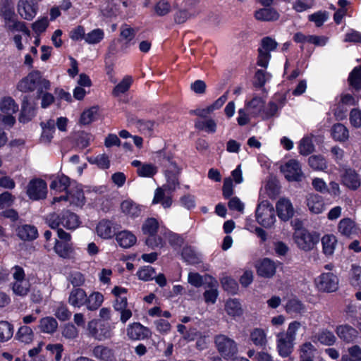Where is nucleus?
Returning a JSON list of instances; mask_svg holds the SVG:
<instances>
[{"mask_svg": "<svg viewBox=\"0 0 361 361\" xmlns=\"http://www.w3.org/2000/svg\"><path fill=\"white\" fill-rule=\"evenodd\" d=\"M150 331L148 328L144 326L138 322H134L130 324L127 328V336L131 340H143L150 335Z\"/></svg>", "mask_w": 361, "mask_h": 361, "instance_id": "19", "label": "nucleus"}, {"mask_svg": "<svg viewBox=\"0 0 361 361\" xmlns=\"http://www.w3.org/2000/svg\"><path fill=\"white\" fill-rule=\"evenodd\" d=\"M121 209L123 213L131 218L137 217L141 214V209L140 206L133 201L129 200L122 202Z\"/></svg>", "mask_w": 361, "mask_h": 361, "instance_id": "34", "label": "nucleus"}, {"mask_svg": "<svg viewBox=\"0 0 361 361\" xmlns=\"http://www.w3.org/2000/svg\"><path fill=\"white\" fill-rule=\"evenodd\" d=\"M350 85L356 90L361 89V66L355 67L348 78Z\"/></svg>", "mask_w": 361, "mask_h": 361, "instance_id": "57", "label": "nucleus"}, {"mask_svg": "<svg viewBox=\"0 0 361 361\" xmlns=\"http://www.w3.org/2000/svg\"><path fill=\"white\" fill-rule=\"evenodd\" d=\"M113 307L114 310L120 314V321L123 324H126L131 318L133 312L128 307L127 298L115 300Z\"/></svg>", "mask_w": 361, "mask_h": 361, "instance_id": "20", "label": "nucleus"}, {"mask_svg": "<svg viewBox=\"0 0 361 361\" xmlns=\"http://www.w3.org/2000/svg\"><path fill=\"white\" fill-rule=\"evenodd\" d=\"M286 312L293 316L302 314L306 311L305 305L298 299H289L285 305Z\"/></svg>", "mask_w": 361, "mask_h": 361, "instance_id": "29", "label": "nucleus"}, {"mask_svg": "<svg viewBox=\"0 0 361 361\" xmlns=\"http://www.w3.org/2000/svg\"><path fill=\"white\" fill-rule=\"evenodd\" d=\"M159 228V222L154 218H148L145 220L142 226L144 234L152 235H155Z\"/></svg>", "mask_w": 361, "mask_h": 361, "instance_id": "50", "label": "nucleus"}, {"mask_svg": "<svg viewBox=\"0 0 361 361\" xmlns=\"http://www.w3.org/2000/svg\"><path fill=\"white\" fill-rule=\"evenodd\" d=\"M116 240L121 247L129 248L135 244L137 238L130 231L125 230L116 235Z\"/></svg>", "mask_w": 361, "mask_h": 361, "instance_id": "28", "label": "nucleus"}, {"mask_svg": "<svg viewBox=\"0 0 361 361\" xmlns=\"http://www.w3.org/2000/svg\"><path fill=\"white\" fill-rule=\"evenodd\" d=\"M309 210L314 214H320L324 209V203L322 196L317 194H309L306 198Z\"/></svg>", "mask_w": 361, "mask_h": 361, "instance_id": "26", "label": "nucleus"}, {"mask_svg": "<svg viewBox=\"0 0 361 361\" xmlns=\"http://www.w3.org/2000/svg\"><path fill=\"white\" fill-rule=\"evenodd\" d=\"M47 221L48 225L56 231L61 226L68 230H75L80 224L78 216L70 211H66L61 214H51L47 217Z\"/></svg>", "mask_w": 361, "mask_h": 361, "instance_id": "3", "label": "nucleus"}, {"mask_svg": "<svg viewBox=\"0 0 361 361\" xmlns=\"http://www.w3.org/2000/svg\"><path fill=\"white\" fill-rule=\"evenodd\" d=\"M26 193L32 200L45 199L47 195V183L41 178L32 179L26 187Z\"/></svg>", "mask_w": 361, "mask_h": 361, "instance_id": "12", "label": "nucleus"}, {"mask_svg": "<svg viewBox=\"0 0 361 361\" xmlns=\"http://www.w3.org/2000/svg\"><path fill=\"white\" fill-rule=\"evenodd\" d=\"M276 209L279 218L284 221L291 219L294 214L295 209L290 202L288 198H280L276 204Z\"/></svg>", "mask_w": 361, "mask_h": 361, "instance_id": "16", "label": "nucleus"}, {"mask_svg": "<svg viewBox=\"0 0 361 361\" xmlns=\"http://www.w3.org/2000/svg\"><path fill=\"white\" fill-rule=\"evenodd\" d=\"M96 232L100 238L110 239L114 235L115 227L111 221L102 219L98 223L96 227Z\"/></svg>", "mask_w": 361, "mask_h": 361, "instance_id": "25", "label": "nucleus"}, {"mask_svg": "<svg viewBox=\"0 0 361 361\" xmlns=\"http://www.w3.org/2000/svg\"><path fill=\"white\" fill-rule=\"evenodd\" d=\"M313 338L314 341H317L325 345H332L336 341V338L333 332L327 329L319 331Z\"/></svg>", "mask_w": 361, "mask_h": 361, "instance_id": "36", "label": "nucleus"}, {"mask_svg": "<svg viewBox=\"0 0 361 361\" xmlns=\"http://www.w3.org/2000/svg\"><path fill=\"white\" fill-rule=\"evenodd\" d=\"M195 126L196 128L205 130L209 133H214L216 130V123L212 118H208L204 121L198 120L195 121Z\"/></svg>", "mask_w": 361, "mask_h": 361, "instance_id": "53", "label": "nucleus"}, {"mask_svg": "<svg viewBox=\"0 0 361 361\" xmlns=\"http://www.w3.org/2000/svg\"><path fill=\"white\" fill-rule=\"evenodd\" d=\"M87 329L90 335L98 341H104L111 337L110 330L94 320L88 323Z\"/></svg>", "mask_w": 361, "mask_h": 361, "instance_id": "18", "label": "nucleus"}, {"mask_svg": "<svg viewBox=\"0 0 361 361\" xmlns=\"http://www.w3.org/2000/svg\"><path fill=\"white\" fill-rule=\"evenodd\" d=\"M0 20L3 27L8 32H16L22 23L15 13L13 6L8 1L0 4Z\"/></svg>", "mask_w": 361, "mask_h": 361, "instance_id": "4", "label": "nucleus"}, {"mask_svg": "<svg viewBox=\"0 0 361 361\" xmlns=\"http://www.w3.org/2000/svg\"><path fill=\"white\" fill-rule=\"evenodd\" d=\"M50 88L49 80L43 78L39 71H33L23 78L18 84V89L24 92L37 90V94H43L44 90Z\"/></svg>", "mask_w": 361, "mask_h": 361, "instance_id": "1", "label": "nucleus"}, {"mask_svg": "<svg viewBox=\"0 0 361 361\" xmlns=\"http://www.w3.org/2000/svg\"><path fill=\"white\" fill-rule=\"evenodd\" d=\"M13 281L11 283L13 293L20 297L27 295L30 290V283L25 279L24 269L20 266H14L11 269Z\"/></svg>", "mask_w": 361, "mask_h": 361, "instance_id": "6", "label": "nucleus"}, {"mask_svg": "<svg viewBox=\"0 0 361 361\" xmlns=\"http://www.w3.org/2000/svg\"><path fill=\"white\" fill-rule=\"evenodd\" d=\"M66 196L56 197L53 199L52 204L65 200L68 201L71 205L82 207L85 202L83 190L80 185L73 182L66 192Z\"/></svg>", "mask_w": 361, "mask_h": 361, "instance_id": "10", "label": "nucleus"}, {"mask_svg": "<svg viewBox=\"0 0 361 361\" xmlns=\"http://www.w3.org/2000/svg\"><path fill=\"white\" fill-rule=\"evenodd\" d=\"M215 346L219 354L225 359H231L238 353V345L231 338L219 334L214 337Z\"/></svg>", "mask_w": 361, "mask_h": 361, "instance_id": "7", "label": "nucleus"}, {"mask_svg": "<svg viewBox=\"0 0 361 361\" xmlns=\"http://www.w3.org/2000/svg\"><path fill=\"white\" fill-rule=\"evenodd\" d=\"M276 348L279 355L283 357L289 356L293 350L294 341L279 332L276 334Z\"/></svg>", "mask_w": 361, "mask_h": 361, "instance_id": "17", "label": "nucleus"}, {"mask_svg": "<svg viewBox=\"0 0 361 361\" xmlns=\"http://www.w3.org/2000/svg\"><path fill=\"white\" fill-rule=\"evenodd\" d=\"M92 140V135L85 132H81L76 138V145L80 149H85L89 146Z\"/></svg>", "mask_w": 361, "mask_h": 361, "instance_id": "63", "label": "nucleus"}, {"mask_svg": "<svg viewBox=\"0 0 361 361\" xmlns=\"http://www.w3.org/2000/svg\"><path fill=\"white\" fill-rule=\"evenodd\" d=\"M317 288L324 292H334L337 290L338 279L333 273H324L315 280Z\"/></svg>", "mask_w": 361, "mask_h": 361, "instance_id": "14", "label": "nucleus"}, {"mask_svg": "<svg viewBox=\"0 0 361 361\" xmlns=\"http://www.w3.org/2000/svg\"><path fill=\"white\" fill-rule=\"evenodd\" d=\"M276 271V263L268 258L263 259L257 266L258 275L264 278L273 277Z\"/></svg>", "mask_w": 361, "mask_h": 361, "instance_id": "22", "label": "nucleus"}, {"mask_svg": "<svg viewBox=\"0 0 361 361\" xmlns=\"http://www.w3.org/2000/svg\"><path fill=\"white\" fill-rule=\"evenodd\" d=\"M250 340L259 347H264L267 343V334L262 329H254L250 333Z\"/></svg>", "mask_w": 361, "mask_h": 361, "instance_id": "43", "label": "nucleus"}, {"mask_svg": "<svg viewBox=\"0 0 361 361\" xmlns=\"http://www.w3.org/2000/svg\"><path fill=\"white\" fill-rule=\"evenodd\" d=\"M301 327V323L298 321L291 322L288 326L286 331H281L285 336L295 341L298 330Z\"/></svg>", "mask_w": 361, "mask_h": 361, "instance_id": "62", "label": "nucleus"}, {"mask_svg": "<svg viewBox=\"0 0 361 361\" xmlns=\"http://www.w3.org/2000/svg\"><path fill=\"white\" fill-rule=\"evenodd\" d=\"M255 17L262 21L276 20L279 18V13L272 8H264L257 11Z\"/></svg>", "mask_w": 361, "mask_h": 361, "instance_id": "40", "label": "nucleus"}, {"mask_svg": "<svg viewBox=\"0 0 361 361\" xmlns=\"http://www.w3.org/2000/svg\"><path fill=\"white\" fill-rule=\"evenodd\" d=\"M159 161L164 169V173L166 179V183L179 186L178 177L181 169L178 166L174 157L170 153L159 152Z\"/></svg>", "mask_w": 361, "mask_h": 361, "instance_id": "2", "label": "nucleus"}, {"mask_svg": "<svg viewBox=\"0 0 361 361\" xmlns=\"http://www.w3.org/2000/svg\"><path fill=\"white\" fill-rule=\"evenodd\" d=\"M17 337L20 341L24 343H30L33 340L34 334L30 327L23 326L18 329Z\"/></svg>", "mask_w": 361, "mask_h": 361, "instance_id": "54", "label": "nucleus"}, {"mask_svg": "<svg viewBox=\"0 0 361 361\" xmlns=\"http://www.w3.org/2000/svg\"><path fill=\"white\" fill-rule=\"evenodd\" d=\"M38 328L42 333L53 334L58 329V322L52 317H45L39 320Z\"/></svg>", "mask_w": 361, "mask_h": 361, "instance_id": "31", "label": "nucleus"}, {"mask_svg": "<svg viewBox=\"0 0 361 361\" xmlns=\"http://www.w3.org/2000/svg\"><path fill=\"white\" fill-rule=\"evenodd\" d=\"M331 135L334 139L341 142L345 141L349 137L347 128L341 123H336L333 126Z\"/></svg>", "mask_w": 361, "mask_h": 361, "instance_id": "45", "label": "nucleus"}, {"mask_svg": "<svg viewBox=\"0 0 361 361\" xmlns=\"http://www.w3.org/2000/svg\"><path fill=\"white\" fill-rule=\"evenodd\" d=\"M317 348L310 342L302 343L299 348L300 361H314Z\"/></svg>", "mask_w": 361, "mask_h": 361, "instance_id": "30", "label": "nucleus"}, {"mask_svg": "<svg viewBox=\"0 0 361 361\" xmlns=\"http://www.w3.org/2000/svg\"><path fill=\"white\" fill-rule=\"evenodd\" d=\"M178 187L167 183L158 187L154 191L152 204H160L165 209L169 208L173 203V192Z\"/></svg>", "mask_w": 361, "mask_h": 361, "instance_id": "11", "label": "nucleus"}, {"mask_svg": "<svg viewBox=\"0 0 361 361\" xmlns=\"http://www.w3.org/2000/svg\"><path fill=\"white\" fill-rule=\"evenodd\" d=\"M350 283L353 286L361 288V266L356 264L351 265Z\"/></svg>", "mask_w": 361, "mask_h": 361, "instance_id": "48", "label": "nucleus"}, {"mask_svg": "<svg viewBox=\"0 0 361 361\" xmlns=\"http://www.w3.org/2000/svg\"><path fill=\"white\" fill-rule=\"evenodd\" d=\"M18 110V105L11 97H5L0 101V111L5 114H13Z\"/></svg>", "mask_w": 361, "mask_h": 361, "instance_id": "38", "label": "nucleus"}, {"mask_svg": "<svg viewBox=\"0 0 361 361\" xmlns=\"http://www.w3.org/2000/svg\"><path fill=\"white\" fill-rule=\"evenodd\" d=\"M310 166L314 171H325L327 169V162L321 155H312L309 157Z\"/></svg>", "mask_w": 361, "mask_h": 361, "instance_id": "47", "label": "nucleus"}, {"mask_svg": "<svg viewBox=\"0 0 361 361\" xmlns=\"http://www.w3.org/2000/svg\"><path fill=\"white\" fill-rule=\"evenodd\" d=\"M322 244L323 252L326 256H332L337 245V239L332 234H327L322 237Z\"/></svg>", "mask_w": 361, "mask_h": 361, "instance_id": "35", "label": "nucleus"}, {"mask_svg": "<svg viewBox=\"0 0 361 361\" xmlns=\"http://www.w3.org/2000/svg\"><path fill=\"white\" fill-rule=\"evenodd\" d=\"M170 4L165 0L159 1L154 6V11L159 16H163L171 11Z\"/></svg>", "mask_w": 361, "mask_h": 361, "instance_id": "64", "label": "nucleus"}, {"mask_svg": "<svg viewBox=\"0 0 361 361\" xmlns=\"http://www.w3.org/2000/svg\"><path fill=\"white\" fill-rule=\"evenodd\" d=\"M17 235L23 240H32L38 235L37 229L31 225H23L17 228Z\"/></svg>", "mask_w": 361, "mask_h": 361, "instance_id": "33", "label": "nucleus"}, {"mask_svg": "<svg viewBox=\"0 0 361 361\" xmlns=\"http://www.w3.org/2000/svg\"><path fill=\"white\" fill-rule=\"evenodd\" d=\"M221 284L224 289L231 294L236 293L238 290V285L237 282L230 277L223 278L221 280Z\"/></svg>", "mask_w": 361, "mask_h": 361, "instance_id": "60", "label": "nucleus"}, {"mask_svg": "<svg viewBox=\"0 0 361 361\" xmlns=\"http://www.w3.org/2000/svg\"><path fill=\"white\" fill-rule=\"evenodd\" d=\"M104 37V30L100 28H97L86 34L85 41L89 44H95L99 43Z\"/></svg>", "mask_w": 361, "mask_h": 361, "instance_id": "52", "label": "nucleus"}, {"mask_svg": "<svg viewBox=\"0 0 361 361\" xmlns=\"http://www.w3.org/2000/svg\"><path fill=\"white\" fill-rule=\"evenodd\" d=\"M341 179L343 183L352 190H356L360 185L359 175L351 168L343 169Z\"/></svg>", "mask_w": 361, "mask_h": 361, "instance_id": "21", "label": "nucleus"}, {"mask_svg": "<svg viewBox=\"0 0 361 361\" xmlns=\"http://www.w3.org/2000/svg\"><path fill=\"white\" fill-rule=\"evenodd\" d=\"M133 82V79L130 76L126 75L123 78V79L114 88L113 90V95L115 97H118L121 94L127 92L131 84Z\"/></svg>", "mask_w": 361, "mask_h": 361, "instance_id": "51", "label": "nucleus"}, {"mask_svg": "<svg viewBox=\"0 0 361 361\" xmlns=\"http://www.w3.org/2000/svg\"><path fill=\"white\" fill-rule=\"evenodd\" d=\"M157 171L158 169L156 166L148 163L143 164L139 169H137V173L141 177H152L157 173Z\"/></svg>", "mask_w": 361, "mask_h": 361, "instance_id": "58", "label": "nucleus"}, {"mask_svg": "<svg viewBox=\"0 0 361 361\" xmlns=\"http://www.w3.org/2000/svg\"><path fill=\"white\" fill-rule=\"evenodd\" d=\"M104 301V296L99 292H94L88 297L87 296L86 306L89 310H96L102 304Z\"/></svg>", "mask_w": 361, "mask_h": 361, "instance_id": "42", "label": "nucleus"}, {"mask_svg": "<svg viewBox=\"0 0 361 361\" xmlns=\"http://www.w3.org/2000/svg\"><path fill=\"white\" fill-rule=\"evenodd\" d=\"M225 310L228 315L233 317H240L243 312L241 305L237 299H230L227 300L225 305Z\"/></svg>", "mask_w": 361, "mask_h": 361, "instance_id": "41", "label": "nucleus"}, {"mask_svg": "<svg viewBox=\"0 0 361 361\" xmlns=\"http://www.w3.org/2000/svg\"><path fill=\"white\" fill-rule=\"evenodd\" d=\"M40 126L42 128V133L40 137L41 141L44 143L51 142L53 138V135L55 132V121L49 119L46 122H42Z\"/></svg>", "mask_w": 361, "mask_h": 361, "instance_id": "32", "label": "nucleus"}, {"mask_svg": "<svg viewBox=\"0 0 361 361\" xmlns=\"http://www.w3.org/2000/svg\"><path fill=\"white\" fill-rule=\"evenodd\" d=\"M58 239L55 240L54 247V252L64 259L71 258L74 252V248L71 242V235L62 228L57 230Z\"/></svg>", "mask_w": 361, "mask_h": 361, "instance_id": "5", "label": "nucleus"}, {"mask_svg": "<svg viewBox=\"0 0 361 361\" xmlns=\"http://www.w3.org/2000/svg\"><path fill=\"white\" fill-rule=\"evenodd\" d=\"M92 355L99 361H114V350L104 345L100 344L92 349Z\"/></svg>", "mask_w": 361, "mask_h": 361, "instance_id": "23", "label": "nucleus"}, {"mask_svg": "<svg viewBox=\"0 0 361 361\" xmlns=\"http://www.w3.org/2000/svg\"><path fill=\"white\" fill-rule=\"evenodd\" d=\"M257 221L265 228H271L276 221L274 207L267 200L260 202L256 209Z\"/></svg>", "mask_w": 361, "mask_h": 361, "instance_id": "9", "label": "nucleus"}, {"mask_svg": "<svg viewBox=\"0 0 361 361\" xmlns=\"http://www.w3.org/2000/svg\"><path fill=\"white\" fill-rule=\"evenodd\" d=\"M155 271L154 268L146 266L138 270L137 276L140 280L149 281L154 278Z\"/></svg>", "mask_w": 361, "mask_h": 361, "instance_id": "61", "label": "nucleus"}, {"mask_svg": "<svg viewBox=\"0 0 361 361\" xmlns=\"http://www.w3.org/2000/svg\"><path fill=\"white\" fill-rule=\"evenodd\" d=\"M293 240L300 250L309 251L319 242V236L316 233H310L307 229L301 228L295 231Z\"/></svg>", "mask_w": 361, "mask_h": 361, "instance_id": "8", "label": "nucleus"}, {"mask_svg": "<svg viewBox=\"0 0 361 361\" xmlns=\"http://www.w3.org/2000/svg\"><path fill=\"white\" fill-rule=\"evenodd\" d=\"M336 332L338 336L346 343L354 341L358 336V331L348 324L337 326Z\"/></svg>", "mask_w": 361, "mask_h": 361, "instance_id": "24", "label": "nucleus"}, {"mask_svg": "<svg viewBox=\"0 0 361 361\" xmlns=\"http://www.w3.org/2000/svg\"><path fill=\"white\" fill-rule=\"evenodd\" d=\"M338 231L341 235L350 236L357 231L355 222L349 218L343 219L338 225Z\"/></svg>", "mask_w": 361, "mask_h": 361, "instance_id": "37", "label": "nucleus"}, {"mask_svg": "<svg viewBox=\"0 0 361 361\" xmlns=\"http://www.w3.org/2000/svg\"><path fill=\"white\" fill-rule=\"evenodd\" d=\"M300 153L302 155H308L314 152V146L311 137H303L299 145Z\"/></svg>", "mask_w": 361, "mask_h": 361, "instance_id": "59", "label": "nucleus"}, {"mask_svg": "<svg viewBox=\"0 0 361 361\" xmlns=\"http://www.w3.org/2000/svg\"><path fill=\"white\" fill-rule=\"evenodd\" d=\"M17 8L22 18L27 20H31L37 15L38 8L35 0H19Z\"/></svg>", "mask_w": 361, "mask_h": 361, "instance_id": "15", "label": "nucleus"}, {"mask_svg": "<svg viewBox=\"0 0 361 361\" xmlns=\"http://www.w3.org/2000/svg\"><path fill=\"white\" fill-rule=\"evenodd\" d=\"M72 183L68 176L62 175L52 180L50 188L58 191H67Z\"/></svg>", "mask_w": 361, "mask_h": 361, "instance_id": "44", "label": "nucleus"}, {"mask_svg": "<svg viewBox=\"0 0 361 361\" xmlns=\"http://www.w3.org/2000/svg\"><path fill=\"white\" fill-rule=\"evenodd\" d=\"M340 361H361V347L358 345L348 347Z\"/></svg>", "mask_w": 361, "mask_h": 361, "instance_id": "39", "label": "nucleus"}, {"mask_svg": "<svg viewBox=\"0 0 361 361\" xmlns=\"http://www.w3.org/2000/svg\"><path fill=\"white\" fill-rule=\"evenodd\" d=\"M87 294L82 288H75L71 290L68 297V302L75 307H80L85 305Z\"/></svg>", "mask_w": 361, "mask_h": 361, "instance_id": "27", "label": "nucleus"}, {"mask_svg": "<svg viewBox=\"0 0 361 361\" xmlns=\"http://www.w3.org/2000/svg\"><path fill=\"white\" fill-rule=\"evenodd\" d=\"M13 334V326L6 321H0V342L8 341Z\"/></svg>", "mask_w": 361, "mask_h": 361, "instance_id": "49", "label": "nucleus"}, {"mask_svg": "<svg viewBox=\"0 0 361 361\" xmlns=\"http://www.w3.org/2000/svg\"><path fill=\"white\" fill-rule=\"evenodd\" d=\"M97 108L91 107L82 112L80 116V123L82 125H88L97 118Z\"/></svg>", "mask_w": 361, "mask_h": 361, "instance_id": "55", "label": "nucleus"}, {"mask_svg": "<svg viewBox=\"0 0 361 361\" xmlns=\"http://www.w3.org/2000/svg\"><path fill=\"white\" fill-rule=\"evenodd\" d=\"M264 102L259 97H255L246 104V108L250 114H257L260 112L264 107Z\"/></svg>", "mask_w": 361, "mask_h": 361, "instance_id": "56", "label": "nucleus"}, {"mask_svg": "<svg viewBox=\"0 0 361 361\" xmlns=\"http://www.w3.org/2000/svg\"><path fill=\"white\" fill-rule=\"evenodd\" d=\"M35 116V109L30 105L25 98L23 101L22 109L19 121L21 123H27Z\"/></svg>", "mask_w": 361, "mask_h": 361, "instance_id": "46", "label": "nucleus"}, {"mask_svg": "<svg viewBox=\"0 0 361 361\" xmlns=\"http://www.w3.org/2000/svg\"><path fill=\"white\" fill-rule=\"evenodd\" d=\"M281 171L288 180L300 181L303 176L301 166L295 159H290L282 165Z\"/></svg>", "mask_w": 361, "mask_h": 361, "instance_id": "13", "label": "nucleus"}]
</instances>
